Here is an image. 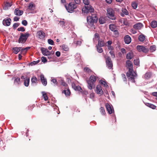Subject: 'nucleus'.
Masks as SVG:
<instances>
[{
	"instance_id": "49",
	"label": "nucleus",
	"mask_w": 157,
	"mask_h": 157,
	"mask_svg": "<svg viewBox=\"0 0 157 157\" xmlns=\"http://www.w3.org/2000/svg\"><path fill=\"white\" fill-rule=\"evenodd\" d=\"M109 53L111 55L112 57L113 58H115V55L114 52L112 51H111L109 52Z\"/></svg>"
},
{
	"instance_id": "63",
	"label": "nucleus",
	"mask_w": 157,
	"mask_h": 157,
	"mask_svg": "<svg viewBox=\"0 0 157 157\" xmlns=\"http://www.w3.org/2000/svg\"><path fill=\"white\" fill-rule=\"evenodd\" d=\"M56 55L57 57H59L60 55V52L59 51H57L56 53Z\"/></svg>"
},
{
	"instance_id": "18",
	"label": "nucleus",
	"mask_w": 157,
	"mask_h": 157,
	"mask_svg": "<svg viewBox=\"0 0 157 157\" xmlns=\"http://www.w3.org/2000/svg\"><path fill=\"white\" fill-rule=\"evenodd\" d=\"M143 27V24L140 23H138L133 25V28L136 29H140Z\"/></svg>"
},
{
	"instance_id": "6",
	"label": "nucleus",
	"mask_w": 157,
	"mask_h": 157,
	"mask_svg": "<svg viewBox=\"0 0 157 157\" xmlns=\"http://www.w3.org/2000/svg\"><path fill=\"white\" fill-rule=\"evenodd\" d=\"M94 8L90 5L85 6V7L82 9L83 13H87L90 12V15L91 14V13L94 14V13H96L94 12Z\"/></svg>"
},
{
	"instance_id": "22",
	"label": "nucleus",
	"mask_w": 157,
	"mask_h": 157,
	"mask_svg": "<svg viewBox=\"0 0 157 157\" xmlns=\"http://www.w3.org/2000/svg\"><path fill=\"white\" fill-rule=\"evenodd\" d=\"M14 79V84L15 85H19L20 84V79L19 78L14 77L13 79Z\"/></svg>"
},
{
	"instance_id": "8",
	"label": "nucleus",
	"mask_w": 157,
	"mask_h": 157,
	"mask_svg": "<svg viewBox=\"0 0 157 157\" xmlns=\"http://www.w3.org/2000/svg\"><path fill=\"white\" fill-rule=\"evenodd\" d=\"M106 63L107 66L109 69L112 68L113 66V63L111 59L109 56H107L106 58Z\"/></svg>"
},
{
	"instance_id": "48",
	"label": "nucleus",
	"mask_w": 157,
	"mask_h": 157,
	"mask_svg": "<svg viewBox=\"0 0 157 157\" xmlns=\"http://www.w3.org/2000/svg\"><path fill=\"white\" fill-rule=\"evenodd\" d=\"M61 84L63 86H65V88H68L67 84L64 81H62Z\"/></svg>"
},
{
	"instance_id": "1",
	"label": "nucleus",
	"mask_w": 157,
	"mask_h": 157,
	"mask_svg": "<svg viewBox=\"0 0 157 157\" xmlns=\"http://www.w3.org/2000/svg\"><path fill=\"white\" fill-rule=\"evenodd\" d=\"M98 18L97 16L96 13H92L87 17V21L88 24L91 27L94 23H96L98 21Z\"/></svg>"
},
{
	"instance_id": "20",
	"label": "nucleus",
	"mask_w": 157,
	"mask_h": 157,
	"mask_svg": "<svg viewBox=\"0 0 157 157\" xmlns=\"http://www.w3.org/2000/svg\"><path fill=\"white\" fill-rule=\"evenodd\" d=\"M72 88L75 90L80 91L82 90L81 87L79 86H76L74 83L72 84Z\"/></svg>"
},
{
	"instance_id": "23",
	"label": "nucleus",
	"mask_w": 157,
	"mask_h": 157,
	"mask_svg": "<svg viewBox=\"0 0 157 157\" xmlns=\"http://www.w3.org/2000/svg\"><path fill=\"white\" fill-rule=\"evenodd\" d=\"M105 45V43L104 40H98V44L97 45L101 47H104Z\"/></svg>"
},
{
	"instance_id": "3",
	"label": "nucleus",
	"mask_w": 157,
	"mask_h": 157,
	"mask_svg": "<svg viewBox=\"0 0 157 157\" xmlns=\"http://www.w3.org/2000/svg\"><path fill=\"white\" fill-rule=\"evenodd\" d=\"M126 76L129 81L134 83L135 82V78L137 77V75L133 70H131L127 72Z\"/></svg>"
},
{
	"instance_id": "30",
	"label": "nucleus",
	"mask_w": 157,
	"mask_h": 157,
	"mask_svg": "<svg viewBox=\"0 0 157 157\" xmlns=\"http://www.w3.org/2000/svg\"><path fill=\"white\" fill-rule=\"evenodd\" d=\"M133 54L131 52H129L126 55V57L128 59H131L133 58Z\"/></svg>"
},
{
	"instance_id": "57",
	"label": "nucleus",
	"mask_w": 157,
	"mask_h": 157,
	"mask_svg": "<svg viewBox=\"0 0 157 157\" xmlns=\"http://www.w3.org/2000/svg\"><path fill=\"white\" fill-rule=\"evenodd\" d=\"M119 33L118 30L114 32V34L115 36H117L119 35Z\"/></svg>"
},
{
	"instance_id": "59",
	"label": "nucleus",
	"mask_w": 157,
	"mask_h": 157,
	"mask_svg": "<svg viewBox=\"0 0 157 157\" xmlns=\"http://www.w3.org/2000/svg\"><path fill=\"white\" fill-rule=\"evenodd\" d=\"M123 24L125 25H127L128 24V23L126 20H124L123 21Z\"/></svg>"
},
{
	"instance_id": "56",
	"label": "nucleus",
	"mask_w": 157,
	"mask_h": 157,
	"mask_svg": "<svg viewBox=\"0 0 157 157\" xmlns=\"http://www.w3.org/2000/svg\"><path fill=\"white\" fill-rule=\"evenodd\" d=\"M107 47L108 50L110 51H112L114 49L113 47L111 45L107 46Z\"/></svg>"
},
{
	"instance_id": "64",
	"label": "nucleus",
	"mask_w": 157,
	"mask_h": 157,
	"mask_svg": "<svg viewBox=\"0 0 157 157\" xmlns=\"http://www.w3.org/2000/svg\"><path fill=\"white\" fill-rule=\"evenodd\" d=\"M20 18L17 17H15L14 18V21H17L19 20Z\"/></svg>"
},
{
	"instance_id": "5",
	"label": "nucleus",
	"mask_w": 157,
	"mask_h": 157,
	"mask_svg": "<svg viewBox=\"0 0 157 157\" xmlns=\"http://www.w3.org/2000/svg\"><path fill=\"white\" fill-rule=\"evenodd\" d=\"M30 35L31 34L29 32H27L25 33H21L18 40V42L19 43H24Z\"/></svg>"
},
{
	"instance_id": "9",
	"label": "nucleus",
	"mask_w": 157,
	"mask_h": 157,
	"mask_svg": "<svg viewBox=\"0 0 157 157\" xmlns=\"http://www.w3.org/2000/svg\"><path fill=\"white\" fill-rule=\"evenodd\" d=\"M136 49L139 52H142L145 53L149 51L148 48H146L141 45H137L136 47Z\"/></svg>"
},
{
	"instance_id": "26",
	"label": "nucleus",
	"mask_w": 157,
	"mask_h": 157,
	"mask_svg": "<svg viewBox=\"0 0 157 157\" xmlns=\"http://www.w3.org/2000/svg\"><path fill=\"white\" fill-rule=\"evenodd\" d=\"M30 78L26 77V78L24 80V85L26 86H28L29 84Z\"/></svg>"
},
{
	"instance_id": "62",
	"label": "nucleus",
	"mask_w": 157,
	"mask_h": 157,
	"mask_svg": "<svg viewBox=\"0 0 157 157\" xmlns=\"http://www.w3.org/2000/svg\"><path fill=\"white\" fill-rule=\"evenodd\" d=\"M39 60H37V61H34L31 63V64H32L33 65H35L39 63Z\"/></svg>"
},
{
	"instance_id": "10",
	"label": "nucleus",
	"mask_w": 157,
	"mask_h": 157,
	"mask_svg": "<svg viewBox=\"0 0 157 157\" xmlns=\"http://www.w3.org/2000/svg\"><path fill=\"white\" fill-rule=\"evenodd\" d=\"M105 106L108 113L109 114H112L114 110L112 105L108 103H106L105 104Z\"/></svg>"
},
{
	"instance_id": "46",
	"label": "nucleus",
	"mask_w": 157,
	"mask_h": 157,
	"mask_svg": "<svg viewBox=\"0 0 157 157\" xmlns=\"http://www.w3.org/2000/svg\"><path fill=\"white\" fill-rule=\"evenodd\" d=\"M83 1L84 4H85V6L90 5L89 4L90 1L89 0H83Z\"/></svg>"
},
{
	"instance_id": "42",
	"label": "nucleus",
	"mask_w": 157,
	"mask_h": 157,
	"mask_svg": "<svg viewBox=\"0 0 157 157\" xmlns=\"http://www.w3.org/2000/svg\"><path fill=\"white\" fill-rule=\"evenodd\" d=\"M20 51H21V53L24 55L26 54L27 52L26 48H23L21 47V49Z\"/></svg>"
},
{
	"instance_id": "43",
	"label": "nucleus",
	"mask_w": 157,
	"mask_h": 157,
	"mask_svg": "<svg viewBox=\"0 0 157 157\" xmlns=\"http://www.w3.org/2000/svg\"><path fill=\"white\" fill-rule=\"evenodd\" d=\"M99 83L105 86L107 85V84L106 82L101 79L99 81Z\"/></svg>"
},
{
	"instance_id": "29",
	"label": "nucleus",
	"mask_w": 157,
	"mask_h": 157,
	"mask_svg": "<svg viewBox=\"0 0 157 157\" xmlns=\"http://www.w3.org/2000/svg\"><path fill=\"white\" fill-rule=\"evenodd\" d=\"M15 54H17L21 49V47H15L13 48Z\"/></svg>"
},
{
	"instance_id": "31",
	"label": "nucleus",
	"mask_w": 157,
	"mask_h": 157,
	"mask_svg": "<svg viewBox=\"0 0 157 157\" xmlns=\"http://www.w3.org/2000/svg\"><path fill=\"white\" fill-rule=\"evenodd\" d=\"M151 25L153 28H155L157 26V22L154 21H152L151 23Z\"/></svg>"
},
{
	"instance_id": "44",
	"label": "nucleus",
	"mask_w": 157,
	"mask_h": 157,
	"mask_svg": "<svg viewBox=\"0 0 157 157\" xmlns=\"http://www.w3.org/2000/svg\"><path fill=\"white\" fill-rule=\"evenodd\" d=\"M84 71L88 73H90L92 71L89 68L85 67L84 68Z\"/></svg>"
},
{
	"instance_id": "17",
	"label": "nucleus",
	"mask_w": 157,
	"mask_h": 157,
	"mask_svg": "<svg viewBox=\"0 0 157 157\" xmlns=\"http://www.w3.org/2000/svg\"><path fill=\"white\" fill-rule=\"evenodd\" d=\"M125 43L126 44H129L131 41V38L128 35L125 36L124 38Z\"/></svg>"
},
{
	"instance_id": "13",
	"label": "nucleus",
	"mask_w": 157,
	"mask_h": 157,
	"mask_svg": "<svg viewBox=\"0 0 157 157\" xmlns=\"http://www.w3.org/2000/svg\"><path fill=\"white\" fill-rule=\"evenodd\" d=\"M40 79L42 84L44 86H46L47 84V81L46 79L44 78V75L42 74H41L40 76Z\"/></svg>"
},
{
	"instance_id": "55",
	"label": "nucleus",
	"mask_w": 157,
	"mask_h": 157,
	"mask_svg": "<svg viewBox=\"0 0 157 157\" xmlns=\"http://www.w3.org/2000/svg\"><path fill=\"white\" fill-rule=\"evenodd\" d=\"M19 25V23H15L13 25V29L16 28L18 27Z\"/></svg>"
},
{
	"instance_id": "36",
	"label": "nucleus",
	"mask_w": 157,
	"mask_h": 157,
	"mask_svg": "<svg viewBox=\"0 0 157 157\" xmlns=\"http://www.w3.org/2000/svg\"><path fill=\"white\" fill-rule=\"evenodd\" d=\"M42 93L44 99L45 101H46L48 99V97L46 93L44 92H42Z\"/></svg>"
},
{
	"instance_id": "21",
	"label": "nucleus",
	"mask_w": 157,
	"mask_h": 157,
	"mask_svg": "<svg viewBox=\"0 0 157 157\" xmlns=\"http://www.w3.org/2000/svg\"><path fill=\"white\" fill-rule=\"evenodd\" d=\"M65 89H66V90L65 89L63 90L62 92V93H64L66 96H70L71 94V92L68 87L65 88Z\"/></svg>"
},
{
	"instance_id": "28",
	"label": "nucleus",
	"mask_w": 157,
	"mask_h": 157,
	"mask_svg": "<svg viewBox=\"0 0 157 157\" xmlns=\"http://www.w3.org/2000/svg\"><path fill=\"white\" fill-rule=\"evenodd\" d=\"M145 105L153 109H155L156 107V106L155 105L149 103H146Z\"/></svg>"
},
{
	"instance_id": "33",
	"label": "nucleus",
	"mask_w": 157,
	"mask_h": 157,
	"mask_svg": "<svg viewBox=\"0 0 157 157\" xmlns=\"http://www.w3.org/2000/svg\"><path fill=\"white\" fill-rule=\"evenodd\" d=\"M139 40L140 41H144L145 39V36L143 35H140L139 36Z\"/></svg>"
},
{
	"instance_id": "61",
	"label": "nucleus",
	"mask_w": 157,
	"mask_h": 157,
	"mask_svg": "<svg viewBox=\"0 0 157 157\" xmlns=\"http://www.w3.org/2000/svg\"><path fill=\"white\" fill-rule=\"evenodd\" d=\"M75 4H79L81 2V0H74Z\"/></svg>"
},
{
	"instance_id": "53",
	"label": "nucleus",
	"mask_w": 157,
	"mask_h": 157,
	"mask_svg": "<svg viewBox=\"0 0 157 157\" xmlns=\"http://www.w3.org/2000/svg\"><path fill=\"white\" fill-rule=\"evenodd\" d=\"M22 24L25 26H26L28 24V22L26 20H24L22 21Z\"/></svg>"
},
{
	"instance_id": "15",
	"label": "nucleus",
	"mask_w": 157,
	"mask_h": 157,
	"mask_svg": "<svg viewBox=\"0 0 157 157\" xmlns=\"http://www.w3.org/2000/svg\"><path fill=\"white\" fill-rule=\"evenodd\" d=\"M126 65L128 68V71L133 70V66L132 63L130 60H128L126 61Z\"/></svg>"
},
{
	"instance_id": "41",
	"label": "nucleus",
	"mask_w": 157,
	"mask_h": 157,
	"mask_svg": "<svg viewBox=\"0 0 157 157\" xmlns=\"http://www.w3.org/2000/svg\"><path fill=\"white\" fill-rule=\"evenodd\" d=\"M149 49L151 52H153L156 50V47L154 45L151 46L150 47Z\"/></svg>"
},
{
	"instance_id": "32",
	"label": "nucleus",
	"mask_w": 157,
	"mask_h": 157,
	"mask_svg": "<svg viewBox=\"0 0 157 157\" xmlns=\"http://www.w3.org/2000/svg\"><path fill=\"white\" fill-rule=\"evenodd\" d=\"M96 47L97 50L98 52L99 53H101L103 52V50L101 48L102 47L96 45Z\"/></svg>"
},
{
	"instance_id": "50",
	"label": "nucleus",
	"mask_w": 157,
	"mask_h": 157,
	"mask_svg": "<svg viewBox=\"0 0 157 157\" xmlns=\"http://www.w3.org/2000/svg\"><path fill=\"white\" fill-rule=\"evenodd\" d=\"M48 42L49 44L53 45L54 44L53 41L51 39H48Z\"/></svg>"
},
{
	"instance_id": "40",
	"label": "nucleus",
	"mask_w": 157,
	"mask_h": 157,
	"mask_svg": "<svg viewBox=\"0 0 157 157\" xmlns=\"http://www.w3.org/2000/svg\"><path fill=\"white\" fill-rule=\"evenodd\" d=\"M138 6V4L136 2H133L132 3V6L133 8L134 9H136Z\"/></svg>"
},
{
	"instance_id": "58",
	"label": "nucleus",
	"mask_w": 157,
	"mask_h": 157,
	"mask_svg": "<svg viewBox=\"0 0 157 157\" xmlns=\"http://www.w3.org/2000/svg\"><path fill=\"white\" fill-rule=\"evenodd\" d=\"M51 81L54 83H56V85H57L58 82L56 79H53L51 80Z\"/></svg>"
},
{
	"instance_id": "37",
	"label": "nucleus",
	"mask_w": 157,
	"mask_h": 157,
	"mask_svg": "<svg viewBox=\"0 0 157 157\" xmlns=\"http://www.w3.org/2000/svg\"><path fill=\"white\" fill-rule=\"evenodd\" d=\"M62 48L63 50L66 51H68L69 50L68 46L65 44L62 45Z\"/></svg>"
},
{
	"instance_id": "25",
	"label": "nucleus",
	"mask_w": 157,
	"mask_h": 157,
	"mask_svg": "<svg viewBox=\"0 0 157 157\" xmlns=\"http://www.w3.org/2000/svg\"><path fill=\"white\" fill-rule=\"evenodd\" d=\"M12 4L11 3L6 2L5 4V6L3 7V9L5 10H7L11 6Z\"/></svg>"
},
{
	"instance_id": "16",
	"label": "nucleus",
	"mask_w": 157,
	"mask_h": 157,
	"mask_svg": "<svg viewBox=\"0 0 157 157\" xmlns=\"http://www.w3.org/2000/svg\"><path fill=\"white\" fill-rule=\"evenodd\" d=\"M11 20L10 18L4 19L2 21L3 24L5 26H9L10 25Z\"/></svg>"
},
{
	"instance_id": "12",
	"label": "nucleus",
	"mask_w": 157,
	"mask_h": 157,
	"mask_svg": "<svg viewBox=\"0 0 157 157\" xmlns=\"http://www.w3.org/2000/svg\"><path fill=\"white\" fill-rule=\"evenodd\" d=\"M36 35L38 36V38L41 39H44L45 36V33L41 30L37 31Z\"/></svg>"
},
{
	"instance_id": "11",
	"label": "nucleus",
	"mask_w": 157,
	"mask_h": 157,
	"mask_svg": "<svg viewBox=\"0 0 157 157\" xmlns=\"http://www.w3.org/2000/svg\"><path fill=\"white\" fill-rule=\"evenodd\" d=\"M41 50L42 53L44 56H47L51 55V52L47 48H41Z\"/></svg>"
},
{
	"instance_id": "14",
	"label": "nucleus",
	"mask_w": 157,
	"mask_h": 157,
	"mask_svg": "<svg viewBox=\"0 0 157 157\" xmlns=\"http://www.w3.org/2000/svg\"><path fill=\"white\" fill-rule=\"evenodd\" d=\"M96 93L98 94L100 96L103 94V92L100 85H98L96 86Z\"/></svg>"
},
{
	"instance_id": "51",
	"label": "nucleus",
	"mask_w": 157,
	"mask_h": 157,
	"mask_svg": "<svg viewBox=\"0 0 157 157\" xmlns=\"http://www.w3.org/2000/svg\"><path fill=\"white\" fill-rule=\"evenodd\" d=\"M41 59L42 62L44 63H46V62H47V59H46V58L45 57H44V56L42 57H41Z\"/></svg>"
},
{
	"instance_id": "4",
	"label": "nucleus",
	"mask_w": 157,
	"mask_h": 157,
	"mask_svg": "<svg viewBox=\"0 0 157 157\" xmlns=\"http://www.w3.org/2000/svg\"><path fill=\"white\" fill-rule=\"evenodd\" d=\"M64 6L67 12L70 13L74 12L77 7V5L74 2H70L68 4L65 5Z\"/></svg>"
},
{
	"instance_id": "34",
	"label": "nucleus",
	"mask_w": 157,
	"mask_h": 157,
	"mask_svg": "<svg viewBox=\"0 0 157 157\" xmlns=\"http://www.w3.org/2000/svg\"><path fill=\"white\" fill-rule=\"evenodd\" d=\"M100 112L101 114L102 115H105V112L104 108L103 107H101L100 108Z\"/></svg>"
},
{
	"instance_id": "39",
	"label": "nucleus",
	"mask_w": 157,
	"mask_h": 157,
	"mask_svg": "<svg viewBox=\"0 0 157 157\" xmlns=\"http://www.w3.org/2000/svg\"><path fill=\"white\" fill-rule=\"evenodd\" d=\"M37 79L36 77H33L31 78V82L32 83H36L37 82Z\"/></svg>"
},
{
	"instance_id": "2",
	"label": "nucleus",
	"mask_w": 157,
	"mask_h": 157,
	"mask_svg": "<svg viewBox=\"0 0 157 157\" xmlns=\"http://www.w3.org/2000/svg\"><path fill=\"white\" fill-rule=\"evenodd\" d=\"M98 78V77L97 76L91 75L89 78V79L86 80L89 89L92 90L94 88L95 86L94 83Z\"/></svg>"
},
{
	"instance_id": "45",
	"label": "nucleus",
	"mask_w": 157,
	"mask_h": 157,
	"mask_svg": "<svg viewBox=\"0 0 157 157\" xmlns=\"http://www.w3.org/2000/svg\"><path fill=\"white\" fill-rule=\"evenodd\" d=\"M134 64L136 65H138L139 64L140 61L139 59H134Z\"/></svg>"
},
{
	"instance_id": "47",
	"label": "nucleus",
	"mask_w": 157,
	"mask_h": 157,
	"mask_svg": "<svg viewBox=\"0 0 157 157\" xmlns=\"http://www.w3.org/2000/svg\"><path fill=\"white\" fill-rule=\"evenodd\" d=\"M17 30L18 31H21L22 32H24L25 30V29L24 27H21L18 28L17 29Z\"/></svg>"
},
{
	"instance_id": "52",
	"label": "nucleus",
	"mask_w": 157,
	"mask_h": 157,
	"mask_svg": "<svg viewBox=\"0 0 157 157\" xmlns=\"http://www.w3.org/2000/svg\"><path fill=\"white\" fill-rule=\"evenodd\" d=\"M94 36L95 39H97L98 40H99L100 39V36L99 35L98 33H96L94 35Z\"/></svg>"
},
{
	"instance_id": "60",
	"label": "nucleus",
	"mask_w": 157,
	"mask_h": 157,
	"mask_svg": "<svg viewBox=\"0 0 157 157\" xmlns=\"http://www.w3.org/2000/svg\"><path fill=\"white\" fill-rule=\"evenodd\" d=\"M59 23L60 25L63 27V26H64L65 22L63 21H61L59 22Z\"/></svg>"
},
{
	"instance_id": "7",
	"label": "nucleus",
	"mask_w": 157,
	"mask_h": 157,
	"mask_svg": "<svg viewBox=\"0 0 157 157\" xmlns=\"http://www.w3.org/2000/svg\"><path fill=\"white\" fill-rule=\"evenodd\" d=\"M107 12L108 14V17L112 20H115L116 17L114 16V11L111 8H109L107 9Z\"/></svg>"
},
{
	"instance_id": "27",
	"label": "nucleus",
	"mask_w": 157,
	"mask_h": 157,
	"mask_svg": "<svg viewBox=\"0 0 157 157\" xmlns=\"http://www.w3.org/2000/svg\"><path fill=\"white\" fill-rule=\"evenodd\" d=\"M151 76V74L150 72H147L144 75V78L148 79L150 78Z\"/></svg>"
},
{
	"instance_id": "38",
	"label": "nucleus",
	"mask_w": 157,
	"mask_h": 157,
	"mask_svg": "<svg viewBox=\"0 0 157 157\" xmlns=\"http://www.w3.org/2000/svg\"><path fill=\"white\" fill-rule=\"evenodd\" d=\"M34 6V4L33 2H31L29 4L28 6V9L31 10H33V8Z\"/></svg>"
},
{
	"instance_id": "54",
	"label": "nucleus",
	"mask_w": 157,
	"mask_h": 157,
	"mask_svg": "<svg viewBox=\"0 0 157 157\" xmlns=\"http://www.w3.org/2000/svg\"><path fill=\"white\" fill-rule=\"evenodd\" d=\"M121 75L124 81H126L127 80V79L125 74H121Z\"/></svg>"
},
{
	"instance_id": "24",
	"label": "nucleus",
	"mask_w": 157,
	"mask_h": 157,
	"mask_svg": "<svg viewBox=\"0 0 157 157\" xmlns=\"http://www.w3.org/2000/svg\"><path fill=\"white\" fill-rule=\"evenodd\" d=\"M122 13H121V16L122 17H124V15H128V13L127 10L125 9H122Z\"/></svg>"
},
{
	"instance_id": "35",
	"label": "nucleus",
	"mask_w": 157,
	"mask_h": 157,
	"mask_svg": "<svg viewBox=\"0 0 157 157\" xmlns=\"http://www.w3.org/2000/svg\"><path fill=\"white\" fill-rule=\"evenodd\" d=\"M109 29L112 31V30L114 29H116L117 27L116 26L113 24H111L109 25Z\"/></svg>"
},
{
	"instance_id": "19",
	"label": "nucleus",
	"mask_w": 157,
	"mask_h": 157,
	"mask_svg": "<svg viewBox=\"0 0 157 157\" xmlns=\"http://www.w3.org/2000/svg\"><path fill=\"white\" fill-rule=\"evenodd\" d=\"M14 12L16 15L19 16L21 15L23 13L22 10H19L18 8H16Z\"/></svg>"
}]
</instances>
